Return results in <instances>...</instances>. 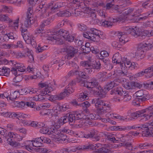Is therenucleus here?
<instances>
[{
	"mask_svg": "<svg viewBox=\"0 0 153 153\" xmlns=\"http://www.w3.org/2000/svg\"><path fill=\"white\" fill-rule=\"evenodd\" d=\"M78 29L82 31H85L87 28V26L83 24H79L77 25Z\"/></svg>",
	"mask_w": 153,
	"mask_h": 153,
	"instance_id": "obj_62",
	"label": "nucleus"
},
{
	"mask_svg": "<svg viewBox=\"0 0 153 153\" xmlns=\"http://www.w3.org/2000/svg\"><path fill=\"white\" fill-rule=\"evenodd\" d=\"M110 106L109 104L108 103V106H104L102 108H100L97 110L99 115L100 116H102L105 113L109 111L110 110Z\"/></svg>",
	"mask_w": 153,
	"mask_h": 153,
	"instance_id": "obj_25",
	"label": "nucleus"
},
{
	"mask_svg": "<svg viewBox=\"0 0 153 153\" xmlns=\"http://www.w3.org/2000/svg\"><path fill=\"white\" fill-rule=\"evenodd\" d=\"M79 97L78 99V101L79 102H81L84 101L88 99V97L85 95V94H83L82 93L80 94V95H79Z\"/></svg>",
	"mask_w": 153,
	"mask_h": 153,
	"instance_id": "obj_61",
	"label": "nucleus"
},
{
	"mask_svg": "<svg viewBox=\"0 0 153 153\" xmlns=\"http://www.w3.org/2000/svg\"><path fill=\"white\" fill-rule=\"evenodd\" d=\"M1 114L4 117H9L10 118H16V113L5 111L1 113Z\"/></svg>",
	"mask_w": 153,
	"mask_h": 153,
	"instance_id": "obj_32",
	"label": "nucleus"
},
{
	"mask_svg": "<svg viewBox=\"0 0 153 153\" xmlns=\"http://www.w3.org/2000/svg\"><path fill=\"white\" fill-rule=\"evenodd\" d=\"M68 33L67 31L61 29L58 31L51 34V35L49 36L48 39L52 41L54 43L62 44L64 43V40L68 36Z\"/></svg>",
	"mask_w": 153,
	"mask_h": 153,
	"instance_id": "obj_3",
	"label": "nucleus"
},
{
	"mask_svg": "<svg viewBox=\"0 0 153 153\" xmlns=\"http://www.w3.org/2000/svg\"><path fill=\"white\" fill-rule=\"evenodd\" d=\"M97 131L96 130H92L90 133L87 134H84V137L86 138H91L94 141H98L100 140V137L97 135Z\"/></svg>",
	"mask_w": 153,
	"mask_h": 153,
	"instance_id": "obj_18",
	"label": "nucleus"
},
{
	"mask_svg": "<svg viewBox=\"0 0 153 153\" xmlns=\"http://www.w3.org/2000/svg\"><path fill=\"white\" fill-rule=\"evenodd\" d=\"M75 115L74 112L73 113H71L69 115L68 117V121L70 123H74L76 120V117Z\"/></svg>",
	"mask_w": 153,
	"mask_h": 153,
	"instance_id": "obj_53",
	"label": "nucleus"
},
{
	"mask_svg": "<svg viewBox=\"0 0 153 153\" xmlns=\"http://www.w3.org/2000/svg\"><path fill=\"white\" fill-rule=\"evenodd\" d=\"M95 14L93 13L91 15V20L90 21L91 23L92 24L98 25L100 26H102L105 27H111L116 21L115 19L109 17L104 21H100L96 18Z\"/></svg>",
	"mask_w": 153,
	"mask_h": 153,
	"instance_id": "obj_4",
	"label": "nucleus"
},
{
	"mask_svg": "<svg viewBox=\"0 0 153 153\" xmlns=\"http://www.w3.org/2000/svg\"><path fill=\"white\" fill-rule=\"evenodd\" d=\"M39 87L43 88L41 91V93L43 94H48L53 90L52 86L50 83L46 82L40 83L39 84Z\"/></svg>",
	"mask_w": 153,
	"mask_h": 153,
	"instance_id": "obj_10",
	"label": "nucleus"
},
{
	"mask_svg": "<svg viewBox=\"0 0 153 153\" xmlns=\"http://www.w3.org/2000/svg\"><path fill=\"white\" fill-rule=\"evenodd\" d=\"M25 102L23 101H21V102L15 101L13 103L15 107L23 108L25 106Z\"/></svg>",
	"mask_w": 153,
	"mask_h": 153,
	"instance_id": "obj_51",
	"label": "nucleus"
},
{
	"mask_svg": "<svg viewBox=\"0 0 153 153\" xmlns=\"http://www.w3.org/2000/svg\"><path fill=\"white\" fill-rule=\"evenodd\" d=\"M83 36L84 37L89 39L93 41H97L96 37L91 32H85L83 34Z\"/></svg>",
	"mask_w": 153,
	"mask_h": 153,
	"instance_id": "obj_26",
	"label": "nucleus"
},
{
	"mask_svg": "<svg viewBox=\"0 0 153 153\" xmlns=\"http://www.w3.org/2000/svg\"><path fill=\"white\" fill-rule=\"evenodd\" d=\"M13 66L16 68L18 71L24 72L25 71L26 67L23 64L18 63L15 61L13 63Z\"/></svg>",
	"mask_w": 153,
	"mask_h": 153,
	"instance_id": "obj_24",
	"label": "nucleus"
},
{
	"mask_svg": "<svg viewBox=\"0 0 153 153\" xmlns=\"http://www.w3.org/2000/svg\"><path fill=\"white\" fill-rule=\"evenodd\" d=\"M108 105V103L106 102H104L103 100L99 99H96V102L95 103V106L97 110L100 108H102L104 106H107Z\"/></svg>",
	"mask_w": 153,
	"mask_h": 153,
	"instance_id": "obj_23",
	"label": "nucleus"
},
{
	"mask_svg": "<svg viewBox=\"0 0 153 153\" xmlns=\"http://www.w3.org/2000/svg\"><path fill=\"white\" fill-rule=\"evenodd\" d=\"M47 99H48L49 100L51 101H55L56 100H60L58 95L50 96Z\"/></svg>",
	"mask_w": 153,
	"mask_h": 153,
	"instance_id": "obj_63",
	"label": "nucleus"
},
{
	"mask_svg": "<svg viewBox=\"0 0 153 153\" xmlns=\"http://www.w3.org/2000/svg\"><path fill=\"white\" fill-rule=\"evenodd\" d=\"M87 119L86 120H96L98 119L101 118L99 114H90L86 116Z\"/></svg>",
	"mask_w": 153,
	"mask_h": 153,
	"instance_id": "obj_37",
	"label": "nucleus"
},
{
	"mask_svg": "<svg viewBox=\"0 0 153 153\" xmlns=\"http://www.w3.org/2000/svg\"><path fill=\"white\" fill-rule=\"evenodd\" d=\"M110 118H111L114 119H117L122 120H125V119L127 118H125V117L122 116L117 114H111V116H110Z\"/></svg>",
	"mask_w": 153,
	"mask_h": 153,
	"instance_id": "obj_46",
	"label": "nucleus"
},
{
	"mask_svg": "<svg viewBox=\"0 0 153 153\" xmlns=\"http://www.w3.org/2000/svg\"><path fill=\"white\" fill-rule=\"evenodd\" d=\"M41 94H39L37 96H36L34 97V100L35 101H45L46 99V95L47 94H43L41 93Z\"/></svg>",
	"mask_w": 153,
	"mask_h": 153,
	"instance_id": "obj_33",
	"label": "nucleus"
},
{
	"mask_svg": "<svg viewBox=\"0 0 153 153\" xmlns=\"http://www.w3.org/2000/svg\"><path fill=\"white\" fill-rule=\"evenodd\" d=\"M77 150H80L83 149H92V144H88L82 146H79L76 148Z\"/></svg>",
	"mask_w": 153,
	"mask_h": 153,
	"instance_id": "obj_41",
	"label": "nucleus"
},
{
	"mask_svg": "<svg viewBox=\"0 0 153 153\" xmlns=\"http://www.w3.org/2000/svg\"><path fill=\"white\" fill-rule=\"evenodd\" d=\"M153 106H150L148 108L143 109L131 114V117L129 118L128 116L125 117L126 120H132L138 117H141V120L145 121L149 120L153 116Z\"/></svg>",
	"mask_w": 153,
	"mask_h": 153,
	"instance_id": "obj_2",
	"label": "nucleus"
},
{
	"mask_svg": "<svg viewBox=\"0 0 153 153\" xmlns=\"http://www.w3.org/2000/svg\"><path fill=\"white\" fill-rule=\"evenodd\" d=\"M81 65L85 69V71L88 74H90L92 72L91 63L87 61H82L80 62Z\"/></svg>",
	"mask_w": 153,
	"mask_h": 153,
	"instance_id": "obj_17",
	"label": "nucleus"
},
{
	"mask_svg": "<svg viewBox=\"0 0 153 153\" xmlns=\"http://www.w3.org/2000/svg\"><path fill=\"white\" fill-rule=\"evenodd\" d=\"M52 111H53V109H46L41 111L40 114L42 116L51 115L52 114Z\"/></svg>",
	"mask_w": 153,
	"mask_h": 153,
	"instance_id": "obj_49",
	"label": "nucleus"
},
{
	"mask_svg": "<svg viewBox=\"0 0 153 153\" xmlns=\"http://www.w3.org/2000/svg\"><path fill=\"white\" fill-rule=\"evenodd\" d=\"M121 56L118 53H115L112 58V61L113 63L119 64L121 66H123V63L121 62L120 60Z\"/></svg>",
	"mask_w": 153,
	"mask_h": 153,
	"instance_id": "obj_28",
	"label": "nucleus"
},
{
	"mask_svg": "<svg viewBox=\"0 0 153 153\" xmlns=\"http://www.w3.org/2000/svg\"><path fill=\"white\" fill-rule=\"evenodd\" d=\"M14 44H5L2 45V47L6 49H14Z\"/></svg>",
	"mask_w": 153,
	"mask_h": 153,
	"instance_id": "obj_60",
	"label": "nucleus"
},
{
	"mask_svg": "<svg viewBox=\"0 0 153 153\" xmlns=\"http://www.w3.org/2000/svg\"><path fill=\"white\" fill-rule=\"evenodd\" d=\"M96 92H97L99 97L102 98L105 97L106 93L103 91V89L101 87V89H97L95 90Z\"/></svg>",
	"mask_w": 153,
	"mask_h": 153,
	"instance_id": "obj_52",
	"label": "nucleus"
},
{
	"mask_svg": "<svg viewBox=\"0 0 153 153\" xmlns=\"http://www.w3.org/2000/svg\"><path fill=\"white\" fill-rule=\"evenodd\" d=\"M116 82H117L116 81H114L109 83L106 86L107 89L109 90L114 87L116 86L117 85V84Z\"/></svg>",
	"mask_w": 153,
	"mask_h": 153,
	"instance_id": "obj_50",
	"label": "nucleus"
},
{
	"mask_svg": "<svg viewBox=\"0 0 153 153\" xmlns=\"http://www.w3.org/2000/svg\"><path fill=\"white\" fill-rule=\"evenodd\" d=\"M23 79V77L22 75H19L16 76L13 79V81L17 83L21 81Z\"/></svg>",
	"mask_w": 153,
	"mask_h": 153,
	"instance_id": "obj_64",
	"label": "nucleus"
},
{
	"mask_svg": "<svg viewBox=\"0 0 153 153\" xmlns=\"http://www.w3.org/2000/svg\"><path fill=\"white\" fill-rule=\"evenodd\" d=\"M29 12V13L27 14V18L25 21L24 24L26 27H28L33 24L34 20L33 17L32 15L31 14L32 11L31 10L30 8H29L28 10V12Z\"/></svg>",
	"mask_w": 153,
	"mask_h": 153,
	"instance_id": "obj_14",
	"label": "nucleus"
},
{
	"mask_svg": "<svg viewBox=\"0 0 153 153\" xmlns=\"http://www.w3.org/2000/svg\"><path fill=\"white\" fill-rule=\"evenodd\" d=\"M139 12L138 11L133 8H131L126 10L125 12L123 13L119 17L115 19V21H116L115 22L124 21L127 18V16L128 15H131L133 16H138L139 15Z\"/></svg>",
	"mask_w": 153,
	"mask_h": 153,
	"instance_id": "obj_8",
	"label": "nucleus"
},
{
	"mask_svg": "<svg viewBox=\"0 0 153 153\" xmlns=\"http://www.w3.org/2000/svg\"><path fill=\"white\" fill-rule=\"evenodd\" d=\"M23 52L24 53L25 56H26L28 58V62H32L34 61V58L31 50L26 48L24 49Z\"/></svg>",
	"mask_w": 153,
	"mask_h": 153,
	"instance_id": "obj_19",
	"label": "nucleus"
},
{
	"mask_svg": "<svg viewBox=\"0 0 153 153\" xmlns=\"http://www.w3.org/2000/svg\"><path fill=\"white\" fill-rule=\"evenodd\" d=\"M91 64V66L92 67H91V69L93 68L99 69L100 68L101 64L99 61L93 62V63Z\"/></svg>",
	"mask_w": 153,
	"mask_h": 153,
	"instance_id": "obj_48",
	"label": "nucleus"
},
{
	"mask_svg": "<svg viewBox=\"0 0 153 153\" xmlns=\"http://www.w3.org/2000/svg\"><path fill=\"white\" fill-rule=\"evenodd\" d=\"M0 21L10 23L12 22V20L10 18L7 14H1L0 15Z\"/></svg>",
	"mask_w": 153,
	"mask_h": 153,
	"instance_id": "obj_34",
	"label": "nucleus"
},
{
	"mask_svg": "<svg viewBox=\"0 0 153 153\" xmlns=\"http://www.w3.org/2000/svg\"><path fill=\"white\" fill-rule=\"evenodd\" d=\"M39 89L37 88L28 87L27 88L26 91L31 94H34L39 91Z\"/></svg>",
	"mask_w": 153,
	"mask_h": 153,
	"instance_id": "obj_44",
	"label": "nucleus"
},
{
	"mask_svg": "<svg viewBox=\"0 0 153 153\" xmlns=\"http://www.w3.org/2000/svg\"><path fill=\"white\" fill-rule=\"evenodd\" d=\"M126 30H128L129 31L128 32H118L117 33V35L119 39V41L122 45H124L126 42L128 41V39L127 36V34L130 33V29L129 27H126Z\"/></svg>",
	"mask_w": 153,
	"mask_h": 153,
	"instance_id": "obj_12",
	"label": "nucleus"
},
{
	"mask_svg": "<svg viewBox=\"0 0 153 153\" xmlns=\"http://www.w3.org/2000/svg\"><path fill=\"white\" fill-rule=\"evenodd\" d=\"M35 33L41 37H47L50 35L46 33L45 30L44 29L43 27H41L40 25L39 27L36 30Z\"/></svg>",
	"mask_w": 153,
	"mask_h": 153,
	"instance_id": "obj_21",
	"label": "nucleus"
},
{
	"mask_svg": "<svg viewBox=\"0 0 153 153\" xmlns=\"http://www.w3.org/2000/svg\"><path fill=\"white\" fill-rule=\"evenodd\" d=\"M134 126H117V131H129L131 129H133V127Z\"/></svg>",
	"mask_w": 153,
	"mask_h": 153,
	"instance_id": "obj_43",
	"label": "nucleus"
},
{
	"mask_svg": "<svg viewBox=\"0 0 153 153\" xmlns=\"http://www.w3.org/2000/svg\"><path fill=\"white\" fill-rule=\"evenodd\" d=\"M1 8L3 12L6 13H12V9L10 7L2 5Z\"/></svg>",
	"mask_w": 153,
	"mask_h": 153,
	"instance_id": "obj_47",
	"label": "nucleus"
},
{
	"mask_svg": "<svg viewBox=\"0 0 153 153\" xmlns=\"http://www.w3.org/2000/svg\"><path fill=\"white\" fill-rule=\"evenodd\" d=\"M78 50L71 46L67 48L66 50L67 54L65 56L68 59H70L74 56L75 54L77 53Z\"/></svg>",
	"mask_w": 153,
	"mask_h": 153,
	"instance_id": "obj_15",
	"label": "nucleus"
},
{
	"mask_svg": "<svg viewBox=\"0 0 153 153\" xmlns=\"http://www.w3.org/2000/svg\"><path fill=\"white\" fill-rule=\"evenodd\" d=\"M152 65L147 69L144 70L145 76L147 78H150L153 76Z\"/></svg>",
	"mask_w": 153,
	"mask_h": 153,
	"instance_id": "obj_29",
	"label": "nucleus"
},
{
	"mask_svg": "<svg viewBox=\"0 0 153 153\" xmlns=\"http://www.w3.org/2000/svg\"><path fill=\"white\" fill-rule=\"evenodd\" d=\"M40 133L43 134H52L55 136V138L59 139V141H64L67 140V137L65 134H68L69 135L76 136L80 137L79 134L71 130H69L67 128H65L62 130H58L56 128L52 127L49 129L48 127L45 126L42 128L40 130Z\"/></svg>",
	"mask_w": 153,
	"mask_h": 153,
	"instance_id": "obj_1",
	"label": "nucleus"
},
{
	"mask_svg": "<svg viewBox=\"0 0 153 153\" xmlns=\"http://www.w3.org/2000/svg\"><path fill=\"white\" fill-rule=\"evenodd\" d=\"M1 71H2V73L3 74V75L6 76H7L9 75L10 72V69L4 67H2Z\"/></svg>",
	"mask_w": 153,
	"mask_h": 153,
	"instance_id": "obj_59",
	"label": "nucleus"
},
{
	"mask_svg": "<svg viewBox=\"0 0 153 153\" xmlns=\"http://www.w3.org/2000/svg\"><path fill=\"white\" fill-rule=\"evenodd\" d=\"M82 85L84 87L89 88H94V91L97 89H101V87L99 85L97 81L95 79H93L91 82L83 81Z\"/></svg>",
	"mask_w": 153,
	"mask_h": 153,
	"instance_id": "obj_9",
	"label": "nucleus"
},
{
	"mask_svg": "<svg viewBox=\"0 0 153 153\" xmlns=\"http://www.w3.org/2000/svg\"><path fill=\"white\" fill-rule=\"evenodd\" d=\"M56 107L59 109L60 108L61 111H66L69 108V106L67 104H63L61 105H57Z\"/></svg>",
	"mask_w": 153,
	"mask_h": 153,
	"instance_id": "obj_54",
	"label": "nucleus"
},
{
	"mask_svg": "<svg viewBox=\"0 0 153 153\" xmlns=\"http://www.w3.org/2000/svg\"><path fill=\"white\" fill-rule=\"evenodd\" d=\"M25 148L28 151L33 150V147H34V143L33 140L27 141V145L25 146Z\"/></svg>",
	"mask_w": 153,
	"mask_h": 153,
	"instance_id": "obj_40",
	"label": "nucleus"
},
{
	"mask_svg": "<svg viewBox=\"0 0 153 153\" xmlns=\"http://www.w3.org/2000/svg\"><path fill=\"white\" fill-rule=\"evenodd\" d=\"M33 140L34 143V146L36 147L41 146L42 143L41 137L39 138L34 139Z\"/></svg>",
	"mask_w": 153,
	"mask_h": 153,
	"instance_id": "obj_39",
	"label": "nucleus"
},
{
	"mask_svg": "<svg viewBox=\"0 0 153 153\" xmlns=\"http://www.w3.org/2000/svg\"><path fill=\"white\" fill-rule=\"evenodd\" d=\"M49 8L45 9L44 10H42V12L40 14L41 18H46L49 15Z\"/></svg>",
	"mask_w": 153,
	"mask_h": 153,
	"instance_id": "obj_45",
	"label": "nucleus"
},
{
	"mask_svg": "<svg viewBox=\"0 0 153 153\" xmlns=\"http://www.w3.org/2000/svg\"><path fill=\"white\" fill-rule=\"evenodd\" d=\"M7 137H8L7 140V143L15 147L18 146V143L14 140L19 141L22 140L23 138L22 136L12 132H9L8 134Z\"/></svg>",
	"mask_w": 153,
	"mask_h": 153,
	"instance_id": "obj_6",
	"label": "nucleus"
},
{
	"mask_svg": "<svg viewBox=\"0 0 153 153\" xmlns=\"http://www.w3.org/2000/svg\"><path fill=\"white\" fill-rule=\"evenodd\" d=\"M8 93H9L8 97V101H9L14 100L19 94V92L16 91L12 92L8 91Z\"/></svg>",
	"mask_w": 153,
	"mask_h": 153,
	"instance_id": "obj_27",
	"label": "nucleus"
},
{
	"mask_svg": "<svg viewBox=\"0 0 153 153\" xmlns=\"http://www.w3.org/2000/svg\"><path fill=\"white\" fill-rule=\"evenodd\" d=\"M63 4V3L61 2L54 3L52 4V6L51 7L50 6L48 8H49L50 10H51V11L54 12L56 9L62 7Z\"/></svg>",
	"mask_w": 153,
	"mask_h": 153,
	"instance_id": "obj_31",
	"label": "nucleus"
},
{
	"mask_svg": "<svg viewBox=\"0 0 153 153\" xmlns=\"http://www.w3.org/2000/svg\"><path fill=\"white\" fill-rule=\"evenodd\" d=\"M74 112L75 115V116L76 117V120L82 119L84 121V123L86 122L85 121L87 119L86 116L84 114L82 111H76Z\"/></svg>",
	"mask_w": 153,
	"mask_h": 153,
	"instance_id": "obj_22",
	"label": "nucleus"
},
{
	"mask_svg": "<svg viewBox=\"0 0 153 153\" xmlns=\"http://www.w3.org/2000/svg\"><path fill=\"white\" fill-rule=\"evenodd\" d=\"M123 85L124 87L127 90L132 89L133 87V82H127Z\"/></svg>",
	"mask_w": 153,
	"mask_h": 153,
	"instance_id": "obj_56",
	"label": "nucleus"
},
{
	"mask_svg": "<svg viewBox=\"0 0 153 153\" xmlns=\"http://www.w3.org/2000/svg\"><path fill=\"white\" fill-rule=\"evenodd\" d=\"M153 48V45L152 44L146 43L140 44L135 54V57L137 59H139V57L140 59L143 57V55H144L145 53L146 50Z\"/></svg>",
	"mask_w": 153,
	"mask_h": 153,
	"instance_id": "obj_7",
	"label": "nucleus"
},
{
	"mask_svg": "<svg viewBox=\"0 0 153 153\" xmlns=\"http://www.w3.org/2000/svg\"><path fill=\"white\" fill-rule=\"evenodd\" d=\"M90 31L96 37L97 39H99V38H100L101 39H103L101 37V32L100 30L93 28L91 29Z\"/></svg>",
	"mask_w": 153,
	"mask_h": 153,
	"instance_id": "obj_35",
	"label": "nucleus"
},
{
	"mask_svg": "<svg viewBox=\"0 0 153 153\" xmlns=\"http://www.w3.org/2000/svg\"><path fill=\"white\" fill-rule=\"evenodd\" d=\"M19 18H18L14 20L13 22L12 21L10 23H9L10 24V27L13 28L15 30L18 29L19 26Z\"/></svg>",
	"mask_w": 153,
	"mask_h": 153,
	"instance_id": "obj_42",
	"label": "nucleus"
},
{
	"mask_svg": "<svg viewBox=\"0 0 153 153\" xmlns=\"http://www.w3.org/2000/svg\"><path fill=\"white\" fill-rule=\"evenodd\" d=\"M46 2L44 0H30V4L32 6L35 4L39 5L38 8L37 7V9L38 11H40L45 5Z\"/></svg>",
	"mask_w": 153,
	"mask_h": 153,
	"instance_id": "obj_16",
	"label": "nucleus"
},
{
	"mask_svg": "<svg viewBox=\"0 0 153 153\" xmlns=\"http://www.w3.org/2000/svg\"><path fill=\"white\" fill-rule=\"evenodd\" d=\"M22 37L26 43L31 44L33 46L36 45L35 38L28 33H22Z\"/></svg>",
	"mask_w": 153,
	"mask_h": 153,
	"instance_id": "obj_13",
	"label": "nucleus"
},
{
	"mask_svg": "<svg viewBox=\"0 0 153 153\" xmlns=\"http://www.w3.org/2000/svg\"><path fill=\"white\" fill-rule=\"evenodd\" d=\"M66 59V58H65V56L64 57H62L61 59L59 61L56 60L54 62V64H56L58 63L59 64V67H61L65 64L66 62L65 59Z\"/></svg>",
	"mask_w": 153,
	"mask_h": 153,
	"instance_id": "obj_58",
	"label": "nucleus"
},
{
	"mask_svg": "<svg viewBox=\"0 0 153 153\" xmlns=\"http://www.w3.org/2000/svg\"><path fill=\"white\" fill-rule=\"evenodd\" d=\"M133 129L140 128L143 132L142 135L146 137L152 136V131H153V122L149 121L146 124H142L139 126H134Z\"/></svg>",
	"mask_w": 153,
	"mask_h": 153,
	"instance_id": "obj_5",
	"label": "nucleus"
},
{
	"mask_svg": "<svg viewBox=\"0 0 153 153\" xmlns=\"http://www.w3.org/2000/svg\"><path fill=\"white\" fill-rule=\"evenodd\" d=\"M75 83L74 81H72L65 87V91L69 94L73 92L75 90Z\"/></svg>",
	"mask_w": 153,
	"mask_h": 153,
	"instance_id": "obj_20",
	"label": "nucleus"
},
{
	"mask_svg": "<svg viewBox=\"0 0 153 153\" xmlns=\"http://www.w3.org/2000/svg\"><path fill=\"white\" fill-rule=\"evenodd\" d=\"M69 94L67 92L65 91V89L63 91L61 92L58 95L59 98V100H61L64 99L65 97L68 95Z\"/></svg>",
	"mask_w": 153,
	"mask_h": 153,
	"instance_id": "obj_57",
	"label": "nucleus"
},
{
	"mask_svg": "<svg viewBox=\"0 0 153 153\" xmlns=\"http://www.w3.org/2000/svg\"><path fill=\"white\" fill-rule=\"evenodd\" d=\"M70 10H65L63 11H60L57 13L58 16L69 17L71 16V12H70Z\"/></svg>",
	"mask_w": 153,
	"mask_h": 153,
	"instance_id": "obj_36",
	"label": "nucleus"
},
{
	"mask_svg": "<svg viewBox=\"0 0 153 153\" xmlns=\"http://www.w3.org/2000/svg\"><path fill=\"white\" fill-rule=\"evenodd\" d=\"M120 137H118L117 140L120 141L122 142H125L128 140L131 137V136H130L128 134H120Z\"/></svg>",
	"mask_w": 153,
	"mask_h": 153,
	"instance_id": "obj_38",
	"label": "nucleus"
},
{
	"mask_svg": "<svg viewBox=\"0 0 153 153\" xmlns=\"http://www.w3.org/2000/svg\"><path fill=\"white\" fill-rule=\"evenodd\" d=\"M76 147L74 146L68 148H65L64 150L66 153H71L72 152H75L77 150Z\"/></svg>",
	"mask_w": 153,
	"mask_h": 153,
	"instance_id": "obj_55",
	"label": "nucleus"
},
{
	"mask_svg": "<svg viewBox=\"0 0 153 153\" xmlns=\"http://www.w3.org/2000/svg\"><path fill=\"white\" fill-rule=\"evenodd\" d=\"M114 93L116 94H118L121 96H123V100L124 101L128 102L130 100L131 98V97L129 95L128 93L125 91H123L121 88H117L114 90L112 92V93Z\"/></svg>",
	"mask_w": 153,
	"mask_h": 153,
	"instance_id": "obj_11",
	"label": "nucleus"
},
{
	"mask_svg": "<svg viewBox=\"0 0 153 153\" xmlns=\"http://www.w3.org/2000/svg\"><path fill=\"white\" fill-rule=\"evenodd\" d=\"M131 31H130L131 35H133L135 37H137L139 36H141L142 37H145L144 36L142 35V32L140 31L139 29H137L136 28L135 29H132L131 30Z\"/></svg>",
	"mask_w": 153,
	"mask_h": 153,
	"instance_id": "obj_30",
	"label": "nucleus"
}]
</instances>
